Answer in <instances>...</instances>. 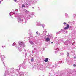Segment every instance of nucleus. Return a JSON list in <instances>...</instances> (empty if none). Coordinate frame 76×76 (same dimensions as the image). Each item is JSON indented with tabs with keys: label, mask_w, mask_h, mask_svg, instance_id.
Instances as JSON below:
<instances>
[{
	"label": "nucleus",
	"mask_w": 76,
	"mask_h": 76,
	"mask_svg": "<svg viewBox=\"0 0 76 76\" xmlns=\"http://www.w3.org/2000/svg\"><path fill=\"white\" fill-rule=\"evenodd\" d=\"M17 20L18 22H19V23H21L22 24L23 23V22H25V21H23V18L21 17L20 16H19L18 18H17ZM25 20H26L25 19Z\"/></svg>",
	"instance_id": "nucleus-3"
},
{
	"label": "nucleus",
	"mask_w": 76,
	"mask_h": 76,
	"mask_svg": "<svg viewBox=\"0 0 76 76\" xmlns=\"http://www.w3.org/2000/svg\"><path fill=\"white\" fill-rule=\"evenodd\" d=\"M70 43H72V42H70L69 41H66L65 42V45H68V44H69Z\"/></svg>",
	"instance_id": "nucleus-10"
},
{
	"label": "nucleus",
	"mask_w": 76,
	"mask_h": 76,
	"mask_svg": "<svg viewBox=\"0 0 76 76\" xmlns=\"http://www.w3.org/2000/svg\"><path fill=\"white\" fill-rule=\"evenodd\" d=\"M1 55V54L0 53V56Z\"/></svg>",
	"instance_id": "nucleus-50"
},
{
	"label": "nucleus",
	"mask_w": 76,
	"mask_h": 76,
	"mask_svg": "<svg viewBox=\"0 0 76 76\" xmlns=\"http://www.w3.org/2000/svg\"><path fill=\"white\" fill-rule=\"evenodd\" d=\"M51 44H53V42H51Z\"/></svg>",
	"instance_id": "nucleus-46"
},
{
	"label": "nucleus",
	"mask_w": 76,
	"mask_h": 76,
	"mask_svg": "<svg viewBox=\"0 0 76 76\" xmlns=\"http://www.w3.org/2000/svg\"><path fill=\"white\" fill-rule=\"evenodd\" d=\"M16 44V43H14L13 44H12V46H14Z\"/></svg>",
	"instance_id": "nucleus-24"
},
{
	"label": "nucleus",
	"mask_w": 76,
	"mask_h": 76,
	"mask_svg": "<svg viewBox=\"0 0 76 76\" xmlns=\"http://www.w3.org/2000/svg\"><path fill=\"white\" fill-rule=\"evenodd\" d=\"M35 42L36 41V39H35V38L34 37H33L32 35H31L30 34V39H29V42L31 44H34V43L32 42Z\"/></svg>",
	"instance_id": "nucleus-2"
},
{
	"label": "nucleus",
	"mask_w": 76,
	"mask_h": 76,
	"mask_svg": "<svg viewBox=\"0 0 76 76\" xmlns=\"http://www.w3.org/2000/svg\"><path fill=\"white\" fill-rule=\"evenodd\" d=\"M32 15H34V12H32L31 14Z\"/></svg>",
	"instance_id": "nucleus-27"
},
{
	"label": "nucleus",
	"mask_w": 76,
	"mask_h": 76,
	"mask_svg": "<svg viewBox=\"0 0 76 76\" xmlns=\"http://www.w3.org/2000/svg\"><path fill=\"white\" fill-rule=\"evenodd\" d=\"M49 76H50V75H50V74H49Z\"/></svg>",
	"instance_id": "nucleus-44"
},
{
	"label": "nucleus",
	"mask_w": 76,
	"mask_h": 76,
	"mask_svg": "<svg viewBox=\"0 0 76 76\" xmlns=\"http://www.w3.org/2000/svg\"><path fill=\"white\" fill-rule=\"evenodd\" d=\"M32 9H34V7H32Z\"/></svg>",
	"instance_id": "nucleus-43"
},
{
	"label": "nucleus",
	"mask_w": 76,
	"mask_h": 76,
	"mask_svg": "<svg viewBox=\"0 0 76 76\" xmlns=\"http://www.w3.org/2000/svg\"><path fill=\"white\" fill-rule=\"evenodd\" d=\"M4 66H5V65H4Z\"/></svg>",
	"instance_id": "nucleus-56"
},
{
	"label": "nucleus",
	"mask_w": 76,
	"mask_h": 76,
	"mask_svg": "<svg viewBox=\"0 0 76 76\" xmlns=\"http://www.w3.org/2000/svg\"><path fill=\"white\" fill-rule=\"evenodd\" d=\"M37 25L38 26H41V23H40V22H39L37 23Z\"/></svg>",
	"instance_id": "nucleus-19"
},
{
	"label": "nucleus",
	"mask_w": 76,
	"mask_h": 76,
	"mask_svg": "<svg viewBox=\"0 0 76 76\" xmlns=\"http://www.w3.org/2000/svg\"><path fill=\"white\" fill-rule=\"evenodd\" d=\"M6 73H7V74H8V73H9V71H7L5 72Z\"/></svg>",
	"instance_id": "nucleus-23"
},
{
	"label": "nucleus",
	"mask_w": 76,
	"mask_h": 76,
	"mask_svg": "<svg viewBox=\"0 0 76 76\" xmlns=\"http://www.w3.org/2000/svg\"><path fill=\"white\" fill-rule=\"evenodd\" d=\"M31 62H33V61H34V59H33V58L31 59Z\"/></svg>",
	"instance_id": "nucleus-25"
},
{
	"label": "nucleus",
	"mask_w": 76,
	"mask_h": 76,
	"mask_svg": "<svg viewBox=\"0 0 76 76\" xmlns=\"http://www.w3.org/2000/svg\"><path fill=\"white\" fill-rule=\"evenodd\" d=\"M59 42H63V41L61 40H59Z\"/></svg>",
	"instance_id": "nucleus-26"
},
{
	"label": "nucleus",
	"mask_w": 76,
	"mask_h": 76,
	"mask_svg": "<svg viewBox=\"0 0 76 76\" xmlns=\"http://www.w3.org/2000/svg\"><path fill=\"white\" fill-rule=\"evenodd\" d=\"M66 22H64L63 23L64 25H66Z\"/></svg>",
	"instance_id": "nucleus-29"
},
{
	"label": "nucleus",
	"mask_w": 76,
	"mask_h": 76,
	"mask_svg": "<svg viewBox=\"0 0 76 76\" xmlns=\"http://www.w3.org/2000/svg\"><path fill=\"white\" fill-rule=\"evenodd\" d=\"M60 31H59V32L57 33V34H60Z\"/></svg>",
	"instance_id": "nucleus-32"
},
{
	"label": "nucleus",
	"mask_w": 76,
	"mask_h": 76,
	"mask_svg": "<svg viewBox=\"0 0 76 76\" xmlns=\"http://www.w3.org/2000/svg\"><path fill=\"white\" fill-rule=\"evenodd\" d=\"M45 26V25L43 24H42V27H43V28H44V26Z\"/></svg>",
	"instance_id": "nucleus-20"
},
{
	"label": "nucleus",
	"mask_w": 76,
	"mask_h": 76,
	"mask_svg": "<svg viewBox=\"0 0 76 76\" xmlns=\"http://www.w3.org/2000/svg\"><path fill=\"white\" fill-rule=\"evenodd\" d=\"M48 58H46L45 59L44 61L45 62H48Z\"/></svg>",
	"instance_id": "nucleus-15"
},
{
	"label": "nucleus",
	"mask_w": 76,
	"mask_h": 76,
	"mask_svg": "<svg viewBox=\"0 0 76 76\" xmlns=\"http://www.w3.org/2000/svg\"><path fill=\"white\" fill-rule=\"evenodd\" d=\"M22 7H25V5H22Z\"/></svg>",
	"instance_id": "nucleus-30"
},
{
	"label": "nucleus",
	"mask_w": 76,
	"mask_h": 76,
	"mask_svg": "<svg viewBox=\"0 0 76 76\" xmlns=\"http://www.w3.org/2000/svg\"><path fill=\"white\" fill-rule=\"evenodd\" d=\"M25 13H26V15H25L24 16V18L25 19V23H26L27 22V20L30 19V12L28 11V10H26L25 11Z\"/></svg>",
	"instance_id": "nucleus-1"
},
{
	"label": "nucleus",
	"mask_w": 76,
	"mask_h": 76,
	"mask_svg": "<svg viewBox=\"0 0 76 76\" xmlns=\"http://www.w3.org/2000/svg\"><path fill=\"white\" fill-rule=\"evenodd\" d=\"M60 62H62V61H57V63L56 62V63L55 64V66L57 67V64H59V63H60Z\"/></svg>",
	"instance_id": "nucleus-11"
},
{
	"label": "nucleus",
	"mask_w": 76,
	"mask_h": 76,
	"mask_svg": "<svg viewBox=\"0 0 76 76\" xmlns=\"http://www.w3.org/2000/svg\"><path fill=\"white\" fill-rule=\"evenodd\" d=\"M35 45H33L32 47L33 48H34V47H35Z\"/></svg>",
	"instance_id": "nucleus-34"
},
{
	"label": "nucleus",
	"mask_w": 76,
	"mask_h": 76,
	"mask_svg": "<svg viewBox=\"0 0 76 76\" xmlns=\"http://www.w3.org/2000/svg\"><path fill=\"white\" fill-rule=\"evenodd\" d=\"M65 15L66 18H69V17L68 16V15L67 14H66V13L65 14Z\"/></svg>",
	"instance_id": "nucleus-17"
},
{
	"label": "nucleus",
	"mask_w": 76,
	"mask_h": 76,
	"mask_svg": "<svg viewBox=\"0 0 76 76\" xmlns=\"http://www.w3.org/2000/svg\"><path fill=\"white\" fill-rule=\"evenodd\" d=\"M61 55H63V53H61Z\"/></svg>",
	"instance_id": "nucleus-36"
},
{
	"label": "nucleus",
	"mask_w": 76,
	"mask_h": 76,
	"mask_svg": "<svg viewBox=\"0 0 76 76\" xmlns=\"http://www.w3.org/2000/svg\"><path fill=\"white\" fill-rule=\"evenodd\" d=\"M53 66L54 67V65H53Z\"/></svg>",
	"instance_id": "nucleus-47"
},
{
	"label": "nucleus",
	"mask_w": 76,
	"mask_h": 76,
	"mask_svg": "<svg viewBox=\"0 0 76 76\" xmlns=\"http://www.w3.org/2000/svg\"><path fill=\"white\" fill-rule=\"evenodd\" d=\"M69 28V24H68L66 25V27H65L64 28V29L65 30L67 29H68V28Z\"/></svg>",
	"instance_id": "nucleus-13"
},
{
	"label": "nucleus",
	"mask_w": 76,
	"mask_h": 76,
	"mask_svg": "<svg viewBox=\"0 0 76 76\" xmlns=\"http://www.w3.org/2000/svg\"><path fill=\"white\" fill-rule=\"evenodd\" d=\"M67 62V61H66Z\"/></svg>",
	"instance_id": "nucleus-54"
},
{
	"label": "nucleus",
	"mask_w": 76,
	"mask_h": 76,
	"mask_svg": "<svg viewBox=\"0 0 76 76\" xmlns=\"http://www.w3.org/2000/svg\"><path fill=\"white\" fill-rule=\"evenodd\" d=\"M35 49L34 48V50H35Z\"/></svg>",
	"instance_id": "nucleus-53"
},
{
	"label": "nucleus",
	"mask_w": 76,
	"mask_h": 76,
	"mask_svg": "<svg viewBox=\"0 0 76 76\" xmlns=\"http://www.w3.org/2000/svg\"><path fill=\"white\" fill-rule=\"evenodd\" d=\"M31 5V2L30 1H28L26 3V8H29V6Z\"/></svg>",
	"instance_id": "nucleus-6"
},
{
	"label": "nucleus",
	"mask_w": 76,
	"mask_h": 76,
	"mask_svg": "<svg viewBox=\"0 0 76 76\" xmlns=\"http://www.w3.org/2000/svg\"><path fill=\"white\" fill-rule=\"evenodd\" d=\"M16 48L20 52L22 51V49L20 48H19V47H18V46H16Z\"/></svg>",
	"instance_id": "nucleus-14"
},
{
	"label": "nucleus",
	"mask_w": 76,
	"mask_h": 76,
	"mask_svg": "<svg viewBox=\"0 0 76 76\" xmlns=\"http://www.w3.org/2000/svg\"><path fill=\"white\" fill-rule=\"evenodd\" d=\"M0 56L1 57V61H4V59H3V58H5V56L2 55H0Z\"/></svg>",
	"instance_id": "nucleus-9"
},
{
	"label": "nucleus",
	"mask_w": 76,
	"mask_h": 76,
	"mask_svg": "<svg viewBox=\"0 0 76 76\" xmlns=\"http://www.w3.org/2000/svg\"><path fill=\"white\" fill-rule=\"evenodd\" d=\"M61 63H62V62H60V64H61Z\"/></svg>",
	"instance_id": "nucleus-42"
},
{
	"label": "nucleus",
	"mask_w": 76,
	"mask_h": 76,
	"mask_svg": "<svg viewBox=\"0 0 76 76\" xmlns=\"http://www.w3.org/2000/svg\"><path fill=\"white\" fill-rule=\"evenodd\" d=\"M12 73H13V72H12Z\"/></svg>",
	"instance_id": "nucleus-57"
},
{
	"label": "nucleus",
	"mask_w": 76,
	"mask_h": 76,
	"mask_svg": "<svg viewBox=\"0 0 76 76\" xmlns=\"http://www.w3.org/2000/svg\"><path fill=\"white\" fill-rule=\"evenodd\" d=\"M73 44H74L73 43H72V45H73Z\"/></svg>",
	"instance_id": "nucleus-51"
},
{
	"label": "nucleus",
	"mask_w": 76,
	"mask_h": 76,
	"mask_svg": "<svg viewBox=\"0 0 76 76\" xmlns=\"http://www.w3.org/2000/svg\"><path fill=\"white\" fill-rule=\"evenodd\" d=\"M74 59H76V57L74 56Z\"/></svg>",
	"instance_id": "nucleus-35"
},
{
	"label": "nucleus",
	"mask_w": 76,
	"mask_h": 76,
	"mask_svg": "<svg viewBox=\"0 0 76 76\" xmlns=\"http://www.w3.org/2000/svg\"><path fill=\"white\" fill-rule=\"evenodd\" d=\"M38 31H37L36 32V34H37V35H38Z\"/></svg>",
	"instance_id": "nucleus-31"
},
{
	"label": "nucleus",
	"mask_w": 76,
	"mask_h": 76,
	"mask_svg": "<svg viewBox=\"0 0 76 76\" xmlns=\"http://www.w3.org/2000/svg\"><path fill=\"white\" fill-rule=\"evenodd\" d=\"M50 38H51V39H53V36H50Z\"/></svg>",
	"instance_id": "nucleus-28"
},
{
	"label": "nucleus",
	"mask_w": 76,
	"mask_h": 76,
	"mask_svg": "<svg viewBox=\"0 0 76 76\" xmlns=\"http://www.w3.org/2000/svg\"><path fill=\"white\" fill-rule=\"evenodd\" d=\"M22 67L24 69H26V65H25V64L24 63H23L22 64H20L19 66V70H20V67Z\"/></svg>",
	"instance_id": "nucleus-5"
},
{
	"label": "nucleus",
	"mask_w": 76,
	"mask_h": 76,
	"mask_svg": "<svg viewBox=\"0 0 76 76\" xmlns=\"http://www.w3.org/2000/svg\"><path fill=\"white\" fill-rule=\"evenodd\" d=\"M61 31H63V30H61Z\"/></svg>",
	"instance_id": "nucleus-48"
},
{
	"label": "nucleus",
	"mask_w": 76,
	"mask_h": 76,
	"mask_svg": "<svg viewBox=\"0 0 76 76\" xmlns=\"http://www.w3.org/2000/svg\"><path fill=\"white\" fill-rule=\"evenodd\" d=\"M1 3V1H0V3Z\"/></svg>",
	"instance_id": "nucleus-45"
},
{
	"label": "nucleus",
	"mask_w": 76,
	"mask_h": 76,
	"mask_svg": "<svg viewBox=\"0 0 76 76\" xmlns=\"http://www.w3.org/2000/svg\"><path fill=\"white\" fill-rule=\"evenodd\" d=\"M54 50H57V51H58V50H59V48H57L56 47H55L54 48Z\"/></svg>",
	"instance_id": "nucleus-16"
},
{
	"label": "nucleus",
	"mask_w": 76,
	"mask_h": 76,
	"mask_svg": "<svg viewBox=\"0 0 76 76\" xmlns=\"http://www.w3.org/2000/svg\"><path fill=\"white\" fill-rule=\"evenodd\" d=\"M47 32L46 31V30L45 29L43 31V34L44 36L46 35V33H47Z\"/></svg>",
	"instance_id": "nucleus-12"
},
{
	"label": "nucleus",
	"mask_w": 76,
	"mask_h": 76,
	"mask_svg": "<svg viewBox=\"0 0 76 76\" xmlns=\"http://www.w3.org/2000/svg\"><path fill=\"white\" fill-rule=\"evenodd\" d=\"M55 54H56L57 53V51H55Z\"/></svg>",
	"instance_id": "nucleus-39"
},
{
	"label": "nucleus",
	"mask_w": 76,
	"mask_h": 76,
	"mask_svg": "<svg viewBox=\"0 0 76 76\" xmlns=\"http://www.w3.org/2000/svg\"><path fill=\"white\" fill-rule=\"evenodd\" d=\"M16 74L18 76H24V73L22 72H16Z\"/></svg>",
	"instance_id": "nucleus-4"
},
{
	"label": "nucleus",
	"mask_w": 76,
	"mask_h": 76,
	"mask_svg": "<svg viewBox=\"0 0 76 76\" xmlns=\"http://www.w3.org/2000/svg\"><path fill=\"white\" fill-rule=\"evenodd\" d=\"M66 33H67V32H66Z\"/></svg>",
	"instance_id": "nucleus-58"
},
{
	"label": "nucleus",
	"mask_w": 76,
	"mask_h": 76,
	"mask_svg": "<svg viewBox=\"0 0 76 76\" xmlns=\"http://www.w3.org/2000/svg\"><path fill=\"white\" fill-rule=\"evenodd\" d=\"M45 37H47L45 39L46 41L47 42H48V41H50L51 35H49V36H46Z\"/></svg>",
	"instance_id": "nucleus-8"
},
{
	"label": "nucleus",
	"mask_w": 76,
	"mask_h": 76,
	"mask_svg": "<svg viewBox=\"0 0 76 76\" xmlns=\"http://www.w3.org/2000/svg\"><path fill=\"white\" fill-rule=\"evenodd\" d=\"M73 66L74 67H75L76 65L75 64H74Z\"/></svg>",
	"instance_id": "nucleus-33"
},
{
	"label": "nucleus",
	"mask_w": 76,
	"mask_h": 76,
	"mask_svg": "<svg viewBox=\"0 0 76 76\" xmlns=\"http://www.w3.org/2000/svg\"><path fill=\"white\" fill-rule=\"evenodd\" d=\"M19 45L20 47H25V45L24 42L22 41H20L19 42Z\"/></svg>",
	"instance_id": "nucleus-7"
},
{
	"label": "nucleus",
	"mask_w": 76,
	"mask_h": 76,
	"mask_svg": "<svg viewBox=\"0 0 76 76\" xmlns=\"http://www.w3.org/2000/svg\"><path fill=\"white\" fill-rule=\"evenodd\" d=\"M3 63H4V62H3Z\"/></svg>",
	"instance_id": "nucleus-52"
},
{
	"label": "nucleus",
	"mask_w": 76,
	"mask_h": 76,
	"mask_svg": "<svg viewBox=\"0 0 76 76\" xmlns=\"http://www.w3.org/2000/svg\"><path fill=\"white\" fill-rule=\"evenodd\" d=\"M27 55V53H26L25 56H26Z\"/></svg>",
	"instance_id": "nucleus-38"
},
{
	"label": "nucleus",
	"mask_w": 76,
	"mask_h": 76,
	"mask_svg": "<svg viewBox=\"0 0 76 76\" xmlns=\"http://www.w3.org/2000/svg\"><path fill=\"white\" fill-rule=\"evenodd\" d=\"M3 1V0H2L1 1Z\"/></svg>",
	"instance_id": "nucleus-55"
},
{
	"label": "nucleus",
	"mask_w": 76,
	"mask_h": 76,
	"mask_svg": "<svg viewBox=\"0 0 76 76\" xmlns=\"http://www.w3.org/2000/svg\"><path fill=\"white\" fill-rule=\"evenodd\" d=\"M49 35H50V34H48V36H49Z\"/></svg>",
	"instance_id": "nucleus-41"
},
{
	"label": "nucleus",
	"mask_w": 76,
	"mask_h": 76,
	"mask_svg": "<svg viewBox=\"0 0 76 76\" xmlns=\"http://www.w3.org/2000/svg\"><path fill=\"white\" fill-rule=\"evenodd\" d=\"M17 1V0H14V1H15V2H16Z\"/></svg>",
	"instance_id": "nucleus-37"
},
{
	"label": "nucleus",
	"mask_w": 76,
	"mask_h": 76,
	"mask_svg": "<svg viewBox=\"0 0 76 76\" xmlns=\"http://www.w3.org/2000/svg\"><path fill=\"white\" fill-rule=\"evenodd\" d=\"M67 57H69V53H67Z\"/></svg>",
	"instance_id": "nucleus-22"
},
{
	"label": "nucleus",
	"mask_w": 76,
	"mask_h": 76,
	"mask_svg": "<svg viewBox=\"0 0 76 76\" xmlns=\"http://www.w3.org/2000/svg\"><path fill=\"white\" fill-rule=\"evenodd\" d=\"M13 14H14V13H13L12 12H10V16H12L13 15Z\"/></svg>",
	"instance_id": "nucleus-18"
},
{
	"label": "nucleus",
	"mask_w": 76,
	"mask_h": 76,
	"mask_svg": "<svg viewBox=\"0 0 76 76\" xmlns=\"http://www.w3.org/2000/svg\"><path fill=\"white\" fill-rule=\"evenodd\" d=\"M32 3L33 4H35V2L34 1H33L32 2Z\"/></svg>",
	"instance_id": "nucleus-21"
},
{
	"label": "nucleus",
	"mask_w": 76,
	"mask_h": 76,
	"mask_svg": "<svg viewBox=\"0 0 76 76\" xmlns=\"http://www.w3.org/2000/svg\"><path fill=\"white\" fill-rule=\"evenodd\" d=\"M40 34V33H39V34Z\"/></svg>",
	"instance_id": "nucleus-49"
},
{
	"label": "nucleus",
	"mask_w": 76,
	"mask_h": 76,
	"mask_svg": "<svg viewBox=\"0 0 76 76\" xmlns=\"http://www.w3.org/2000/svg\"><path fill=\"white\" fill-rule=\"evenodd\" d=\"M2 48H4V47H6L5 46L4 47L3 46H2Z\"/></svg>",
	"instance_id": "nucleus-40"
}]
</instances>
